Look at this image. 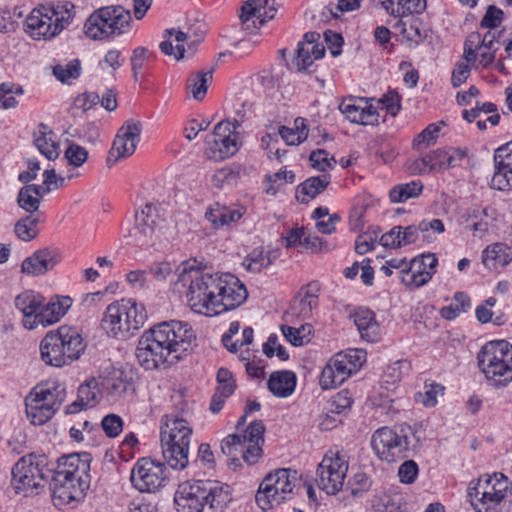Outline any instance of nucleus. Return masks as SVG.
<instances>
[{"label":"nucleus","mask_w":512,"mask_h":512,"mask_svg":"<svg viewBox=\"0 0 512 512\" xmlns=\"http://www.w3.org/2000/svg\"><path fill=\"white\" fill-rule=\"evenodd\" d=\"M276 10L269 6V0H264L263 5L256 0H248L241 8L240 19L246 29H250V22L254 28L261 27L267 20L274 17Z\"/></svg>","instance_id":"c756f323"},{"label":"nucleus","mask_w":512,"mask_h":512,"mask_svg":"<svg viewBox=\"0 0 512 512\" xmlns=\"http://www.w3.org/2000/svg\"><path fill=\"white\" fill-rule=\"evenodd\" d=\"M422 190V182L419 180H413L408 183H401L394 186L389 192V198L393 203H402L419 196Z\"/></svg>","instance_id":"09e8293b"},{"label":"nucleus","mask_w":512,"mask_h":512,"mask_svg":"<svg viewBox=\"0 0 512 512\" xmlns=\"http://www.w3.org/2000/svg\"><path fill=\"white\" fill-rule=\"evenodd\" d=\"M406 168L411 174H425L435 169L434 157L427 154L417 159L408 160Z\"/></svg>","instance_id":"680f3d73"},{"label":"nucleus","mask_w":512,"mask_h":512,"mask_svg":"<svg viewBox=\"0 0 512 512\" xmlns=\"http://www.w3.org/2000/svg\"><path fill=\"white\" fill-rule=\"evenodd\" d=\"M212 81V70L198 71L187 78V89L191 91L196 100H202L207 92L208 85Z\"/></svg>","instance_id":"8fccbe9b"},{"label":"nucleus","mask_w":512,"mask_h":512,"mask_svg":"<svg viewBox=\"0 0 512 512\" xmlns=\"http://www.w3.org/2000/svg\"><path fill=\"white\" fill-rule=\"evenodd\" d=\"M371 512H402L399 498L389 494H382L372 502Z\"/></svg>","instance_id":"bf43d9fd"},{"label":"nucleus","mask_w":512,"mask_h":512,"mask_svg":"<svg viewBox=\"0 0 512 512\" xmlns=\"http://www.w3.org/2000/svg\"><path fill=\"white\" fill-rule=\"evenodd\" d=\"M192 413L187 405L166 414L161 420L160 438L170 443L179 436L182 439L191 438L193 429L191 425Z\"/></svg>","instance_id":"412c9836"},{"label":"nucleus","mask_w":512,"mask_h":512,"mask_svg":"<svg viewBox=\"0 0 512 512\" xmlns=\"http://www.w3.org/2000/svg\"><path fill=\"white\" fill-rule=\"evenodd\" d=\"M43 213L28 214L20 218L14 227L16 236L22 241H31L39 234L38 225L42 221Z\"/></svg>","instance_id":"a18cd8bd"},{"label":"nucleus","mask_w":512,"mask_h":512,"mask_svg":"<svg viewBox=\"0 0 512 512\" xmlns=\"http://www.w3.org/2000/svg\"><path fill=\"white\" fill-rule=\"evenodd\" d=\"M330 360L337 376L344 382L361 368L366 360V353L359 349H349L335 354Z\"/></svg>","instance_id":"c85d7f7f"},{"label":"nucleus","mask_w":512,"mask_h":512,"mask_svg":"<svg viewBox=\"0 0 512 512\" xmlns=\"http://www.w3.org/2000/svg\"><path fill=\"white\" fill-rule=\"evenodd\" d=\"M479 369L495 386L512 381V345L505 340L486 343L477 355Z\"/></svg>","instance_id":"6e6552de"},{"label":"nucleus","mask_w":512,"mask_h":512,"mask_svg":"<svg viewBox=\"0 0 512 512\" xmlns=\"http://www.w3.org/2000/svg\"><path fill=\"white\" fill-rule=\"evenodd\" d=\"M214 304H211L212 316L239 307L247 299L245 285L230 273L218 274Z\"/></svg>","instance_id":"f3484780"},{"label":"nucleus","mask_w":512,"mask_h":512,"mask_svg":"<svg viewBox=\"0 0 512 512\" xmlns=\"http://www.w3.org/2000/svg\"><path fill=\"white\" fill-rule=\"evenodd\" d=\"M206 145L209 156L215 160H223L234 155L238 149V136L228 121H221L213 132L207 136Z\"/></svg>","instance_id":"6ab92c4d"},{"label":"nucleus","mask_w":512,"mask_h":512,"mask_svg":"<svg viewBox=\"0 0 512 512\" xmlns=\"http://www.w3.org/2000/svg\"><path fill=\"white\" fill-rule=\"evenodd\" d=\"M48 471L45 456H23L12 468L11 485L17 494L27 496L41 485Z\"/></svg>","instance_id":"ddd939ff"},{"label":"nucleus","mask_w":512,"mask_h":512,"mask_svg":"<svg viewBox=\"0 0 512 512\" xmlns=\"http://www.w3.org/2000/svg\"><path fill=\"white\" fill-rule=\"evenodd\" d=\"M82 71L79 59H72L66 63H58L53 66L52 73L54 77L64 84H70L77 79Z\"/></svg>","instance_id":"3c124183"},{"label":"nucleus","mask_w":512,"mask_h":512,"mask_svg":"<svg viewBox=\"0 0 512 512\" xmlns=\"http://www.w3.org/2000/svg\"><path fill=\"white\" fill-rule=\"evenodd\" d=\"M23 87L14 82H3L0 84V104L3 109H12L18 105L16 96L23 95Z\"/></svg>","instance_id":"5fc2aeb1"},{"label":"nucleus","mask_w":512,"mask_h":512,"mask_svg":"<svg viewBox=\"0 0 512 512\" xmlns=\"http://www.w3.org/2000/svg\"><path fill=\"white\" fill-rule=\"evenodd\" d=\"M75 16V6L66 0H53L34 8L26 18L27 33L33 39H51L66 29Z\"/></svg>","instance_id":"423d86ee"},{"label":"nucleus","mask_w":512,"mask_h":512,"mask_svg":"<svg viewBox=\"0 0 512 512\" xmlns=\"http://www.w3.org/2000/svg\"><path fill=\"white\" fill-rule=\"evenodd\" d=\"M349 468L348 456L341 450H328L317 468V484L327 494L339 492Z\"/></svg>","instance_id":"4468645a"},{"label":"nucleus","mask_w":512,"mask_h":512,"mask_svg":"<svg viewBox=\"0 0 512 512\" xmlns=\"http://www.w3.org/2000/svg\"><path fill=\"white\" fill-rule=\"evenodd\" d=\"M36 397H39L53 409L58 411L66 398V386L58 380L41 382L31 390Z\"/></svg>","instance_id":"473e14b6"},{"label":"nucleus","mask_w":512,"mask_h":512,"mask_svg":"<svg viewBox=\"0 0 512 512\" xmlns=\"http://www.w3.org/2000/svg\"><path fill=\"white\" fill-rule=\"evenodd\" d=\"M297 471L281 468L266 475L261 482L255 499L262 510H268L290 499L299 484Z\"/></svg>","instance_id":"f8f14e48"},{"label":"nucleus","mask_w":512,"mask_h":512,"mask_svg":"<svg viewBox=\"0 0 512 512\" xmlns=\"http://www.w3.org/2000/svg\"><path fill=\"white\" fill-rule=\"evenodd\" d=\"M352 398L348 390L338 392L330 401V412L340 414L352 405Z\"/></svg>","instance_id":"774afa93"},{"label":"nucleus","mask_w":512,"mask_h":512,"mask_svg":"<svg viewBox=\"0 0 512 512\" xmlns=\"http://www.w3.org/2000/svg\"><path fill=\"white\" fill-rule=\"evenodd\" d=\"M86 348L80 332L71 326L49 331L40 342L42 361L53 367H63L78 360Z\"/></svg>","instance_id":"0eeeda50"},{"label":"nucleus","mask_w":512,"mask_h":512,"mask_svg":"<svg viewBox=\"0 0 512 512\" xmlns=\"http://www.w3.org/2000/svg\"><path fill=\"white\" fill-rule=\"evenodd\" d=\"M438 259L435 254H422L410 261V273L401 278L406 286L419 288L427 284L436 272Z\"/></svg>","instance_id":"5701e85b"},{"label":"nucleus","mask_w":512,"mask_h":512,"mask_svg":"<svg viewBox=\"0 0 512 512\" xmlns=\"http://www.w3.org/2000/svg\"><path fill=\"white\" fill-rule=\"evenodd\" d=\"M495 304L496 299L494 297H489L484 303L476 307L475 315L480 323L486 324L488 322H492L495 325L504 324L505 321L503 319V315H496L494 317V312L491 308L495 306Z\"/></svg>","instance_id":"6e6d98bb"},{"label":"nucleus","mask_w":512,"mask_h":512,"mask_svg":"<svg viewBox=\"0 0 512 512\" xmlns=\"http://www.w3.org/2000/svg\"><path fill=\"white\" fill-rule=\"evenodd\" d=\"M371 445L376 455L389 463L408 457L409 442L403 430L379 428L372 435Z\"/></svg>","instance_id":"dca6fc26"},{"label":"nucleus","mask_w":512,"mask_h":512,"mask_svg":"<svg viewBox=\"0 0 512 512\" xmlns=\"http://www.w3.org/2000/svg\"><path fill=\"white\" fill-rule=\"evenodd\" d=\"M512 262V248L504 243L488 245L482 252V263L488 270L496 271Z\"/></svg>","instance_id":"72a5a7b5"},{"label":"nucleus","mask_w":512,"mask_h":512,"mask_svg":"<svg viewBox=\"0 0 512 512\" xmlns=\"http://www.w3.org/2000/svg\"><path fill=\"white\" fill-rule=\"evenodd\" d=\"M131 22V13L123 6L102 7L86 20L85 34L94 40L119 36L130 30Z\"/></svg>","instance_id":"9d476101"},{"label":"nucleus","mask_w":512,"mask_h":512,"mask_svg":"<svg viewBox=\"0 0 512 512\" xmlns=\"http://www.w3.org/2000/svg\"><path fill=\"white\" fill-rule=\"evenodd\" d=\"M281 331L288 342L293 346H302L310 341L312 326L310 324H302L300 327H292L282 325Z\"/></svg>","instance_id":"864d4df0"},{"label":"nucleus","mask_w":512,"mask_h":512,"mask_svg":"<svg viewBox=\"0 0 512 512\" xmlns=\"http://www.w3.org/2000/svg\"><path fill=\"white\" fill-rule=\"evenodd\" d=\"M174 501L178 512H222L231 501L230 487L217 481L184 482Z\"/></svg>","instance_id":"20e7f679"},{"label":"nucleus","mask_w":512,"mask_h":512,"mask_svg":"<svg viewBox=\"0 0 512 512\" xmlns=\"http://www.w3.org/2000/svg\"><path fill=\"white\" fill-rule=\"evenodd\" d=\"M165 217L160 204L146 203L135 213V225L126 236L128 244L137 247L150 245L156 229L161 227Z\"/></svg>","instance_id":"2eb2a0df"},{"label":"nucleus","mask_w":512,"mask_h":512,"mask_svg":"<svg viewBox=\"0 0 512 512\" xmlns=\"http://www.w3.org/2000/svg\"><path fill=\"white\" fill-rule=\"evenodd\" d=\"M103 396L109 401H117L122 398L130 389L131 385L123 378V373L113 371L107 376L98 377Z\"/></svg>","instance_id":"4c0bfd02"},{"label":"nucleus","mask_w":512,"mask_h":512,"mask_svg":"<svg viewBox=\"0 0 512 512\" xmlns=\"http://www.w3.org/2000/svg\"><path fill=\"white\" fill-rule=\"evenodd\" d=\"M26 415L33 425H43L57 412L48 403L30 391L25 398Z\"/></svg>","instance_id":"ea45409f"},{"label":"nucleus","mask_w":512,"mask_h":512,"mask_svg":"<svg viewBox=\"0 0 512 512\" xmlns=\"http://www.w3.org/2000/svg\"><path fill=\"white\" fill-rule=\"evenodd\" d=\"M90 455L69 454L58 460L50 489L56 505L81 500L90 487Z\"/></svg>","instance_id":"f03ea898"},{"label":"nucleus","mask_w":512,"mask_h":512,"mask_svg":"<svg viewBox=\"0 0 512 512\" xmlns=\"http://www.w3.org/2000/svg\"><path fill=\"white\" fill-rule=\"evenodd\" d=\"M104 397L98 378H90L78 388L77 399L66 406V414H75L81 410L94 407Z\"/></svg>","instance_id":"bb28decb"},{"label":"nucleus","mask_w":512,"mask_h":512,"mask_svg":"<svg viewBox=\"0 0 512 512\" xmlns=\"http://www.w3.org/2000/svg\"><path fill=\"white\" fill-rule=\"evenodd\" d=\"M34 144L39 152L49 160H55L60 154L55 133L45 124L38 125L34 132Z\"/></svg>","instance_id":"e433bc0d"},{"label":"nucleus","mask_w":512,"mask_h":512,"mask_svg":"<svg viewBox=\"0 0 512 512\" xmlns=\"http://www.w3.org/2000/svg\"><path fill=\"white\" fill-rule=\"evenodd\" d=\"M331 177L329 174H322L306 179L296 189V199L301 203H308L322 193L329 185Z\"/></svg>","instance_id":"a19ab883"},{"label":"nucleus","mask_w":512,"mask_h":512,"mask_svg":"<svg viewBox=\"0 0 512 512\" xmlns=\"http://www.w3.org/2000/svg\"><path fill=\"white\" fill-rule=\"evenodd\" d=\"M238 178V172L232 167H222L212 175V184L215 188L223 189L233 186Z\"/></svg>","instance_id":"13d9d810"},{"label":"nucleus","mask_w":512,"mask_h":512,"mask_svg":"<svg viewBox=\"0 0 512 512\" xmlns=\"http://www.w3.org/2000/svg\"><path fill=\"white\" fill-rule=\"evenodd\" d=\"M336 373L337 371L334 369L331 360H329L319 378V384L323 390L335 388L343 383L342 378L337 376L338 374Z\"/></svg>","instance_id":"e2e57ef3"},{"label":"nucleus","mask_w":512,"mask_h":512,"mask_svg":"<svg viewBox=\"0 0 512 512\" xmlns=\"http://www.w3.org/2000/svg\"><path fill=\"white\" fill-rule=\"evenodd\" d=\"M130 480L140 492H155L166 480L165 465L151 458H141L134 464Z\"/></svg>","instance_id":"a211bd4d"},{"label":"nucleus","mask_w":512,"mask_h":512,"mask_svg":"<svg viewBox=\"0 0 512 512\" xmlns=\"http://www.w3.org/2000/svg\"><path fill=\"white\" fill-rule=\"evenodd\" d=\"M60 259V254L56 249H40L22 262L21 271L32 276L43 275L52 270L60 262Z\"/></svg>","instance_id":"a878e982"},{"label":"nucleus","mask_w":512,"mask_h":512,"mask_svg":"<svg viewBox=\"0 0 512 512\" xmlns=\"http://www.w3.org/2000/svg\"><path fill=\"white\" fill-rule=\"evenodd\" d=\"M418 229L421 233V239L424 242L431 243L435 240L436 234H442L445 226L442 220L437 218L423 219L418 223Z\"/></svg>","instance_id":"4d7b16f0"},{"label":"nucleus","mask_w":512,"mask_h":512,"mask_svg":"<svg viewBox=\"0 0 512 512\" xmlns=\"http://www.w3.org/2000/svg\"><path fill=\"white\" fill-rule=\"evenodd\" d=\"M320 34L307 32L303 40L298 43L296 56L291 64H287L291 70L305 71L315 60L322 58L325 54V47L319 42Z\"/></svg>","instance_id":"4be33fe9"},{"label":"nucleus","mask_w":512,"mask_h":512,"mask_svg":"<svg viewBox=\"0 0 512 512\" xmlns=\"http://www.w3.org/2000/svg\"><path fill=\"white\" fill-rule=\"evenodd\" d=\"M155 58V53L145 47H137L132 51L130 65L133 78L136 82L142 81L145 77L144 70L148 64Z\"/></svg>","instance_id":"49530a36"},{"label":"nucleus","mask_w":512,"mask_h":512,"mask_svg":"<svg viewBox=\"0 0 512 512\" xmlns=\"http://www.w3.org/2000/svg\"><path fill=\"white\" fill-rule=\"evenodd\" d=\"M379 102L392 116H396L401 109V97L396 90H389L379 99Z\"/></svg>","instance_id":"338daca9"},{"label":"nucleus","mask_w":512,"mask_h":512,"mask_svg":"<svg viewBox=\"0 0 512 512\" xmlns=\"http://www.w3.org/2000/svg\"><path fill=\"white\" fill-rule=\"evenodd\" d=\"M147 319L145 308L131 299H121L107 306L102 327L113 337H127L140 329Z\"/></svg>","instance_id":"1a4fd4ad"},{"label":"nucleus","mask_w":512,"mask_h":512,"mask_svg":"<svg viewBox=\"0 0 512 512\" xmlns=\"http://www.w3.org/2000/svg\"><path fill=\"white\" fill-rule=\"evenodd\" d=\"M244 212L243 207H227L215 203L206 211L205 217L214 228H225L237 223Z\"/></svg>","instance_id":"2f4dec72"},{"label":"nucleus","mask_w":512,"mask_h":512,"mask_svg":"<svg viewBox=\"0 0 512 512\" xmlns=\"http://www.w3.org/2000/svg\"><path fill=\"white\" fill-rule=\"evenodd\" d=\"M386 12L395 17L420 14L426 9V0H380Z\"/></svg>","instance_id":"79ce46f5"},{"label":"nucleus","mask_w":512,"mask_h":512,"mask_svg":"<svg viewBox=\"0 0 512 512\" xmlns=\"http://www.w3.org/2000/svg\"><path fill=\"white\" fill-rule=\"evenodd\" d=\"M195 333L188 323L166 321L145 331L138 341L136 357L146 370L177 362L192 347Z\"/></svg>","instance_id":"f257e3e1"},{"label":"nucleus","mask_w":512,"mask_h":512,"mask_svg":"<svg viewBox=\"0 0 512 512\" xmlns=\"http://www.w3.org/2000/svg\"><path fill=\"white\" fill-rule=\"evenodd\" d=\"M272 262L271 252L265 251L263 247H258L244 258L242 265L249 272L259 273L269 267Z\"/></svg>","instance_id":"de8ad7c7"},{"label":"nucleus","mask_w":512,"mask_h":512,"mask_svg":"<svg viewBox=\"0 0 512 512\" xmlns=\"http://www.w3.org/2000/svg\"><path fill=\"white\" fill-rule=\"evenodd\" d=\"M163 437L160 438L162 455L167 464L176 470H182L187 467L189 460V446L191 438L182 439L176 436L170 443H166Z\"/></svg>","instance_id":"cd10ccee"},{"label":"nucleus","mask_w":512,"mask_h":512,"mask_svg":"<svg viewBox=\"0 0 512 512\" xmlns=\"http://www.w3.org/2000/svg\"><path fill=\"white\" fill-rule=\"evenodd\" d=\"M352 317L362 339L367 342H377L380 339V327L371 310L360 308Z\"/></svg>","instance_id":"c9c22d12"},{"label":"nucleus","mask_w":512,"mask_h":512,"mask_svg":"<svg viewBox=\"0 0 512 512\" xmlns=\"http://www.w3.org/2000/svg\"><path fill=\"white\" fill-rule=\"evenodd\" d=\"M165 35L174 36L177 42L175 48L169 40L162 41L159 45L160 50L165 55H174L177 60L183 59L185 56V47L183 42L187 39L186 33L175 29H168L165 31Z\"/></svg>","instance_id":"603ef678"},{"label":"nucleus","mask_w":512,"mask_h":512,"mask_svg":"<svg viewBox=\"0 0 512 512\" xmlns=\"http://www.w3.org/2000/svg\"><path fill=\"white\" fill-rule=\"evenodd\" d=\"M217 383L216 389L222 391L224 396H231L236 389V382L231 371L227 368H220L217 372Z\"/></svg>","instance_id":"0e129e2a"},{"label":"nucleus","mask_w":512,"mask_h":512,"mask_svg":"<svg viewBox=\"0 0 512 512\" xmlns=\"http://www.w3.org/2000/svg\"><path fill=\"white\" fill-rule=\"evenodd\" d=\"M491 187L500 191L512 189V161L494 153Z\"/></svg>","instance_id":"c03bdc74"},{"label":"nucleus","mask_w":512,"mask_h":512,"mask_svg":"<svg viewBox=\"0 0 512 512\" xmlns=\"http://www.w3.org/2000/svg\"><path fill=\"white\" fill-rule=\"evenodd\" d=\"M70 297L51 299L48 303L42 304L40 313L37 315V326H48L58 322L71 306Z\"/></svg>","instance_id":"f704fd0d"},{"label":"nucleus","mask_w":512,"mask_h":512,"mask_svg":"<svg viewBox=\"0 0 512 512\" xmlns=\"http://www.w3.org/2000/svg\"><path fill=\"white\" fill-rule=\"evenodd\" d=\"M218 273H211L197 265L196 260L183 262L178 267L176 288L186 295L191 309L205 316H212Z\"/></svg>","instance_id":"7ed1b4c3"},{"label":"nucleus","mask_w":512,"mask_h":512,"mask_svg":"<svg viewBox=\"0 0 512 512\" xmlns=\"http://www.w3.org/2000/svg\"><path fill=\"white\" fill-rule=\"evenodd\" d=\"M296 387V375L292 371H277L270 375L268 388L276 397L290 396Z\"/></svg>","instance_id":"37998d69"},{"label":"nucleus","mask_w":512,"mask_h":512,"mask_svg":"<svg viewBox=\"0 0 512 512\" xmlns=\"http://www.w3.org/2000/svg\"><path fill=\"white\" fill-rule=\"evenodd\" d=\"M319 292L320 284L317 281L302 287L291 301L288 315L299 320L309 319L318 306Z\"/></svg>","instance_id":"b1692460"},{"label":"nucleus","mask_w":512,"mask_h":512,"mask_svg":"<svg viewBox=\"0 0 512 512\" xmlns=\"http://www.w3.org/2000/svg\"><path fill=\"white\" fill-rule=\"evenodd\" d=\"M264 432L263 422L253 421L242 434H231L224 438L221 442V450L233 460L241 457L247 464H255L262 456Z\"/></svg>","instance_id":"9b49d317"},{"label":"nucleus","mask_w":512,"mask_h":512,"mask_svg":"<svg viewBox=\"0 0 512 512\" xmlns=\"http://www.w3.org/2000/svg\"><path fill=\"white\" fill-rule=\"evenodd\" d=\"M512 484L501 474L483 475L469 483L467 497L474 512H507Z\"/></svg>","instance_id":"39448f33"},{"label":"nucleus","mask_w":512,"mask_h":512,"mask_svg":"<svg viewBox=\"0 0 512 512\" xmlns=\"http://www.w3.org/2000/svg\"><path fill=\"white\" fill-rule=\"evenodd\" d=\"M424 389L423 393L417 394V400L425 407H434L437 404V397L444 394V387L435 382L426 383Z\"/></svg>","instance_id":"052dcab7"},{"label":"nucleus","mask_w":512,"mask_h":512,"mask_svg":"<svg viewBox=\"0 0 512 512\" xmlns=\"http://www.w3.org/2000/svg\"><path fill=\"white\" fill-rule=\"evenodd\" d=\"M340 112L352 123L375 125L378 123L376 108L363 98H347L339 104Z\"/></svg>","instance_id":"393cba45"},{"label":"nucleus","mask_w":512,"mask_h":512,"mask_svg":"<svg viewBox=\"0 0 512 512\" xmlns=\"http://www.w3.org/2000/svg\"><path fill=\"white\" fill-rule=\"evenodd\" d=\"M49 193V189L41 185L28 184L23 186L18 193V206L29 214L41 213L39 211L41 199Z\"/></svg>","instance_id":"58836bf2"},{"label":"nucleus","mask_w":512,"mask_h":512,"mask_svg":"<svg viewBox=\"0 0 512 512\" xmlns=\"http://www.w3.org/2000/svg\"><path fill=\"white\" fill-rule=\"evenodd\" d=\"M65 158L70 165L80 167L87 161L88 151L84 147L72 143L65 151Z\"/></svg>","instance_id":"69168bd1"},{"label":"nucleus","mask_w":512,"mask_h":512,"mask_svg":"<svg viewBox=\"0 0 512 512\" xmlns=\"http://www.w3.org/2000/svg\"><path fill=\"white\" fill-rule=\"evenodd\" d=\"M142 125L139 121L133 119L127 120L118 130L109 152L108 163L131 156L140 141Z\"/></svg>","instance_id":"aec40b11"},{"label":"nucleus","mask_w":512,"mask_h":512,"mask_svg":"<svg viewBox=\"0 0 512 512\" xmlns=\"http://www.w3.org/2000/svg\"><path fill=\"white\" fill-rule=\"evenodd\" d=\"M43 302V296L34 291H24L15 298V306L24 316L23 323L26 329L32 330L37 327V315Z\"/></svg>","instance_id":"7c9ffc66"}]
</instances>
